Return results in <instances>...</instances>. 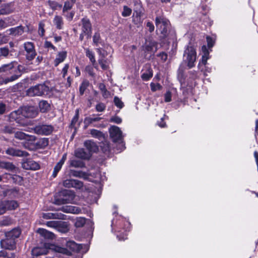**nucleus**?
I'll use <instances>...</instances> for the list:
<instances>
[{
  "label": "nucleus",
  "mask_w": 258,
  "mask_h": 258,
  "mask_svg": "<svg viewBox=\"0 0 258 258\" xmlns=\"http://www.w3.org/2000/svg\"><path fill=\"white\" fill-rule=\"evenodd\" d=\"M6 153L9 155L17 157H27L29 154L26 151L14 148H9L6 151Z\"/></svg>",
  "instance_id": "dca6fc26"
},
{
  "label": "nucleus",
  "mask_w": 258,
  "mask_h": 258,
  "mask_svg": "<svg viewBox=\"0 0 258 258\" xmlns=\"http://www.w3.org/2000/svg\"><path fill=\"white\" fill-rule=\"evenodd\" d=\"M75 156L82 159H88L91 157V154L86 151L83 148H79L75 152Z\"/></svg>",
  "instance_id": "aec40b11"
},
{
  "label": "nucleus",
  "mask_w": 258,
  "mask_h": 258,
  "mask_svg": "<svg viewBox=\"0 0 258 258\" xmlns=\"http://www.w3.org/2000/svg\"><path fill=\"white\" fill-rule=\"evenodd\" d=\"M209 58V57H206L205 56H202L201 60L200 61L199 64H198V68L199 69H201V67L202 64L205 66L207 64V60Z\"/></svg>",
  "instance_id": "680f3d73"
},
{
  "label": "nucleus",
  "mask_w": 258,
  "mask_h": 258,
  "mask_svg": "<svg viewBox=\"0 0 258 258\" xmlns=\"http://www.w3.org/2000/svg\"><path fill=\"white\" fill-rule=\"evenodd\" d=\"M11 177L13 181L15 183L20 184L23 181V177L19 175H13Z\"/></svg>",
  "instance_id": "49530a36"
},
{
  "label": "nucleus",
  "mask_w": 258,
  "mask_h": 258,
  "mask_svg": "<svg viewBox=\"0 0 258 258\" xmlns=\"http://www.w3.org/2000/svg\"><path fill=\"white\" fill-rule=\"evenodd\" d=\"M8 48L4 47L0 48V56L6 57L9 54Z\"/></svg>",
  "instance_id": "3c124183"
},
{
  "label": "nucleus",
  "mask_w": 258,
  "mask_h": 258,
  "mask_svg": "<svg viewBox=\"0 0 258 258\" xmlns=\"http://www.w3.org/2000/svg\"><path fill=\"white\" fill-rule=\"evenodd\" d=\"M19 207V204L15 200H6L0 202L1 215L8 210H15Z\"/></svg>",
  "instance_id": "f8f14e48"
},
{
  "label": "nucleus",
  "mask_w": 258,
  "mask_h": 258,
  "mask_svg": "<svg viewBox=\"0 0 258 258\" xmlns=\"http://www.w3.org/2000/svg\"><path fill=\"white\" fill-rule=\"evenodd\" d=\"M131 13H132L131 9L126 6H124L123 7V10L122 12V16L123 17H127V16H129L131 14Z\"/></svg>",
  "instance_id": "603ef678"
},
{
  "label": "nucleus",
  "mask_w": 258,
  "mask_h": 258,
  "mask_svg": "<svg viewBox=\"0 0 258 258\" xmlns=\"http://www.w3.org/2000/svg\"><path fill=\"white\" fill-rule=\"evenodd\" d=\"M75 195L69 190H64L60 192L54 199V204L60 205L71 203L74 199Z\"/></svg>",
  "instance_id": "6e6552de"
},
{
  "label": "nucleus",
  "mask_w": 258,
  "mask_h": 258,
  "mask_svg": "<svg viewBox=\"0 0 258 258\" xmlns=\"http://www.w3.org/2000/svg\"><path fill=\"white\" fill-rule=\"evenodd\" d=\"M0 195L4 197H9L10 198H15L17 196L18 191L16 188H6L5 187L0 186Z\"/></svg>",
  "instance_id": "2eb2a0df"
},
{
  "label": "nucleus",
  "mask_w": 258,
  "mask_h": 258,
  "mask_svg": "<svg viewBox=\"0 0 258 258\" xmlns=\"http://www.w3.org/2000/svg\"><path fill=\"white\" fill-rule=\"evenodd\" d=\"M73 182L72 187L79 189L83 188V183L82 181L77 179H73Z\"/></svg>",
  "instance_id": "c03bdc74"
},
{
  "label": "nucleus",
  "mask_w": 258,
  "mask_h": 258,
  "mask_svg": "<svg viewBox=\"0 0 258 258\" xmlns=\"http://www.w3.org/2000/svg\"><path fill=\"white\" fill-rule=\"evenodd\" d=\"M86 71L91 76H94L95 74L94 73V69L92 67L88 66L86 68Z\"/></svg>",
  "instance_id": "338daca9"
},
{
  "label": "nucleus",
  "mask_w": 258,
  "mask_h": 258,
  "mask_svg": "<svg viewBox=\"0 0 258 258\" xmlns=\"http://www.w3.org/2000/svg\"><path fill=\"white\" fill-rule=\"evenodd\" d=\"M84 146L88 150V152L91 153L96 152L98 150V147L92 140L86 141L84 143Z\"/></svg>",
  "instance_id": "a211bd4d"
},
{
  "label": "nucleus",
  "mask_w": 258,
  "mask_h": 258,
  "mask_svg": "<svg viewBox=\"0 0 258 258\" xmlns=\"http://www.w3.org/2000/svg\"><path fill=\"white\" fill-rule=\"evenodd\" d=\"M84 50L86 55L89 58L91 62L94 64L96 61L94 52L88 48H85Z\"/></svg>",
  "instance_id": "4c0bfd02"
},
{
  "label": "nucleus",
  "mask_w": 258,
  "mask_h": 258,
  "mask_svg": "<svg viewBox=\"0 0 258 258\" xmlns=\"http://www.w3.org/2000/svg\"><path fill=\"white\" fill-rule=\"evenodd\" d=\"M67 52L66 51H61L59 52L54 59V63L55 67L57 66L60 63L62 62L66 58Z\"/></svg>",
  "instance_id": "5701e85b"
},
{
  "label": "nucleus",
  "mask_w": 258,
  "mask_h": 258,
  "mask_svg": "<svg viewBox=\"0 0 258 258\" xmlns=\"http://www.w3.org/2000/svg\"><path fill=\"white\" fill-rule=\"evenodd\" d=\"M184 61L189 69L193 68L197 59V52L195 46L189 43L185 47L183 53Z\"/></svg>",
  "instance_id": "423d86ee"
},
{
  "label": "nucleus",
  "mask_w": 258,
  "mask_h": 258,
  "mask_svg": "<svg viewBox=\"0 0 258 258\" xmlns=\"http://www.w3.org/2000/svg\"><path fill=\"white\" fill-rule=\"evenodd\" d=\"M99 63L101 66V68L103 70H107L108 69V66L106 64V61L103 59H100Z\"/></svg>",
  "instance_id": "774afa93"
},
{
  "label": "nucleus",
  "mask_w": 258,
  "mask_h": 258,
  "mask_svg": "<svg viewBox=\"0 0 258 258\" xmlns=\"http://www.w3.org/2000/svg\"><path fill=\"white\" fill-rule=\"evenodd\" d=\"M130 223L122 217H119L118 220L113 219L112 221L111 227L116 228V236L119 240H124L127 238V232L130 230Z\"/></svg>",
  "instance_id": "f03ea898"
},
{
  "label": "nucleus",
  "mask_w": 258,
  "mask_h": 258,
  "mask_svg": "<svg viewBox=\"0 0 258 258\" xmlns=\"http://www.w3.org/2000/svg\"><path fill=\"white\" fill-rule=\"evenodd\" d=\"M65 215L58 213H43L42 217L45 219H65Z\"/></svg>",
  "instance_id": "6ab92c4d"
},
{
  "label": "nucleus",
  "mask_w": 258,
  "mask_h": 258,
  "mask_svg": "<svg viewBox=\"0 0 258 258\" xmlns=\"http://www.w3.org/2000/svg\"><path fill=\"white\" fill-rule=\"evenodd\" d=\"M81 31L85 33L87 38L91 37L92 33V25L89 19L84 18L81 20Z\"/></svg>",
  "instance_id": "4468645a"
},
{
  "label": "nucleus",
  "mask_w": 258,
  "mask_h": 258,
  "mask_svg": "<svg viewBox=\"0 0 258 258\" xmlns=\"http://www.w3.org/2000/svg\"><path fill=\"white\" fill-rule=\"evenodd\" d=\"M93 43L96 46H97L99 44H102L103 42L101 39L100 33L98 32L94 33L93 36Z\"/></svg>",
  "instance_id": "c9c22d12"
},
{
  "label": "nucleus",
  "mask_w": 258,
  "mask_h": 258,
  "mask_svg": "<svg viewBox=\"0 0 258 258\" xmlns=\"http://www.w3.org/2000/svg\"><path fill=\"white\" fill-rule=\"evenodd\" d=\"M63 15L69 21H71L74 18L75 12L74 11H71L70 12H68L67 11L66 13H63Z\"/></svg>",
  "instance_id": "09e8293b"
},
{
  "label": "nucleus",
  "mask_w": 258,
  "mask_h": 258,
  "mask_svg": "<svg viewBox=\"0 0 258 258\" xmlns=\"http://www.w3.org/2000/svg\"><path fill=\"white\" fill-rule=\"evenodd\" d=\"M76 0H70V1L65 2L62 9V13H66L71 10Z\"/></svg>",
  "instance_id": "58836bf2"
},
{
  "label": "nucleus",
  "mask_w": 258,
  "mask_h": 258,
  "mask_svg": "<svg viewBox=\"0 0 258 258\" xmlns=\"http://www.w3.org/2000/svg\"><path fill=\"white\" fill-rule=\"evenodd\" d=\"M110 136L113 141L119 144V152H121L125 148L124 144L122 141L123 136L119 127L117 126H111L109 128Z\"/></svg>",
  "instance_id": "1a4fd4ad"
},
{
  "label": "nucleus",
  "mask_w": 258,
  "mask_h": 258,
  "mask_svg": "<svg viewBox=\"0 0 258 258\" xmlns=\"http://www.w3.org/2000/svg\"><path fill=\"white\" fill-rule=\"evenodd\" d=\"M79 119V109L76 110V113L74 117L73 118L71 122L72 126H74Z\"/></svg>",
  "instance_id": "5fc2aeb1"
},
{
  "label": "nucleus",
  "mask_w": 258,
  "mask_h": 258,
  "mask_svg": "<svg viewBox=\"0 0 258 258\" xmlns=\"http://www.w3.org/2000/svg\"><path fill=\"white\" fill-rule=\"evenodd\" d=\"M62 224L63 222L61 221H51L47 222L46 224L48 227L54 228L58 230H60V228L61 227Z\"/></svg>",
  "instance_id": "7c9ffc66"
},
{
  "label": "nucleus",
  "mask_w": 258,
  "mask_h": 258,
  "mask_svg": "<svg viewBox=\"0 0 258 258\" xmlns=\"http://www.w3.org/2000/svg\"><path fill=\"white\" fill-rule=\"evenodd\" d=\"M37 114L36 111L32 107H24L13 111L10 114L11 120H15L21 126L26 125V123L22 121V118L25 117H34Z\"/></svg>",
  "instance_id": "f257e3e1"
},
{
  "label": "nucleus",
  "mask_w": 258,
  "mask_h": 258,
  "mask_svg": "<svg viewBox=\"0 0 258 258\" xmlns=\"http://www.w3.org/2000/svg\"><path fill=\"white\" fill-rule=\"evenodd\" d=\"M24 32V27L21 25L11 28L8 29L6 32L8 33V34L14 37H18L23 34Z\"/></svg>",
  "instance_id": "f3484780"
},
{
  "label": "nucleus",
  "mask_w": 258,
  "mask_h": 258,
  "mask_svg": "<svg viewBox=\"0 0 258 258\" xmlns=\"http://www.w3.org/2000/svg\"><path fill=\"white\" fill-rule=\"evenodd\" d=\"M95 108L98 112H103L106 108V105L103 103L100 102L96 105Z\"/></svg>",
  "instance_id": "de8ad7c7"
},
{
  "label": "nucleus",
  "mask_w": 258,
  "mask_h": 258,
  "mask_svg": "<svg viewBox=\"0 0 258 258\" xmlns=\"http://www.w3.org/2000/svg\"><path fill=\"white\" fill-rule=\"evenodd\" d=\"M101 119V117H87L85 118L84 122L85 124V128L87 127L90 124L94 122L99 121Z\"/></svg>",
  "instance_id": "473e14b6"
},
{
  "label": "nucleus",
  "mask_w": 258,
  "mask_h": 258,
  "mask_svg": "<svg viewBox=\"0 0 258 258\" xmlns=\"http://www.w3.org/2000/svg\"><path fill=\"white\" fill-rule=\"evenodd\" d=\"M37 232L45 238L52 239L54 237V235L52 232L48 231V230L43 228H39L37 230Z\"/></svg>",
  "instance_id": "a878e982"
},
{
  "label": "nucleus",
  "mask_w": 258,
  "mask_h": 258,
  "mask_svg": "<svg viewBox=\"0 0 258 258\" xmlns=\"http://www.w3.org/2000/svg\"><path fill=\"white\" fill-rule=\"evenodd\" d=\"M70 246H71V248L73 250L76 249L77 250L81 251L82 247L83 246V244H77L74 242H70L69 244Z\"/></svg>",
  "instance_id": "a19ab883"
},
{
  "label": "nucleus",
  "mask_w": 258,
  "mask_h": 258,
  "mask_svg": "<svg viewBox=\"0 0 258 258\" xmlns=\"http://www.w3.org/2000/svg\"><path fill=\"white\" fill-rule=\"evenodd\" d=\"M110 121L112 122H114L117 124H120L122 122L121 118L118 116H112L110 119Z\"/></svg>",
  "instance_id": "4d7b16f0"
},
{
  "label": "nucleus",
  "mask_w": 258,
  "mask_h": 258,
  "mask_svg": "<svg viewBox=\"0 0 258 258\" xmlns=\"http://www.w3.org/2000/svg\"><path fill=\"white\" fill-rule=\"evenodd\" d=\"M69 63H66L63 67V68L62 69L61 73H62V76L63 78L66 77L68 74V71L69 69Z\"/></svg>",
  "instance_id": "13d9d810"
},
{
  "label": "nucleus",
  "mask_w": 258,
  "mask_h": 258,
  "mask_svg": "<svg viewBox=\"0 0 258 258\" xmlns=\"http://www.w3.org/2000/svg\"><path fill=\"white\" fill-rule=\"evenodd\" d=\"M89 85V82L87 81H84L81 84L79 88V92L81 95H82Z\"/></svg>",
  "instance_id": "ea45409f"
},
{
  "label": "nucleus",
  "mask_w": 258,
  "mask_h": 258,
  "mask_svg": "<svg viewBox=\"0 0 258 258\" xmlns=\"http://www.w3.org/2000/svg\"><path fill=\"white\" fill-rule=\"evenodd\" d=\"M0 168L12 172H15L17 169L12 162L6 161H0Z\"/></svg>",
  "instance_id": "b1692460"
},
{
  "label": "nucleus",
  "mask_w": 258,
  "mask_h": 258,
  "mask_svg": "<svg viewBox=\"0 0 258 258\" xmlns=\"http://www.w3.org/2000/svg\"><path fill=\"white\" fill-rule=\"evenodd\" d=\"M155 24L157 29L162 34L166 35L169 26V21L163 16L156 17Z\"/></svg>",
  "instance_id": "9d476101"
},
{
  "label": "nucleus",
  "mask_w": 258,
  "mask_h": 258,
  "mask_svg": "<svg viewBox=\"0 0 258 258\" xmlns=\"http://www.w3.org/2000/svg\"><path fill=\"white\" fill-rule=\"evenodd\" d=\"M150 87L152 91H156L160 90L162 89V86L159 83H151L150 84Z\"/></svg>",
  "instance_id": "8fccbe9b"
},
{
  "label": "nucleus",
  "mask_w": 258,
  "mask_h": 258,
  "mask_svg": "<svg viewBox=\"0 0 258 258\" xmlns=\"http://www.w3.org/2000/svg\"><path fill=\"white\" fill-rule=\"evenodd\" d=\"M86 223V219L83 217H80L77 219L75 225L77 227H81L84 225Z\"/></svg>",
  "instance_id": "a18cd8bd"
},
{
  "label": "nucleus",
  "mask_w": 258,
  "mask_h": 258,
  "mask_svg": "<svg viewBox=\"0 0 258 258\" xmlns=\"http://www.w3.org/2000/svg\"><path fill=\"white\" fill-rule=\"evenodd\" d=\"M10 17L6 18L4 19H0V30L5 29L9 26L14 25V24L10 21Z\"/></svg>",
  "instance_id": "c85d7f7f"
},
{
  "label": "nucleus",
  "mask_w": 258,
  "mask_h": 258,
  "mask_svg": "<svg viewBox=\"0 0 258 258\" xmlns=\"http://www.w3.org/2000/svg\"><path fill=\"white\" fill-rule=\"evenodd\" d=\"M62 164L58 162L56 165L55 166L53 171L52 173V176L53 177H55L57 174V173L59 172V171L60 170V169L62 167Z\"/></svg>",
  "instance_id": "37998d69"
},
{
  "label": "nucleus",
  "mask_w": 258,
  "mask_h": 258,
  "mask_svg": "<svg viewBox=\"0 0 258 258\" xmlns=\"http://www.w3.org/2000/svg\"><path fill=\"white\" fill-rule=\"evenodd\" d=\"M90 134L92 137L97 138L100 140L104 138V135L101 132L95 129L91 130Z\"/></svg>",
  "instance_id": "72a5a7b5"
},
{
  "label": "nucleus",
  "mask_w": 258,
  "mask_h": 258,
  "mask_svg": "<svg viewBox=\"0 0 258 258\" xmlns=\"http://www.w3.org/2000/svg\"><path fill=\"white\" fill-rule=\"evenodd\" d=\"M39 107L41 112H46L49 110L50 104L47 101L41 100L39 102Z\"/></svg>",
  "instance_id": "c756f323"
},
{
  "label": "nucleus",
  "mask_w": 258,
  "mask_h": 258,
  "mask_svg": "<svg viewBox=\"0 0 258 258\" xmlns=\"http://www.w3.org/2000/svg\"><path fill=\"white\" fill-rule=\"evenodd\" d=\"M113 101L115 105L120 109L122 108L124 106L123 102L117 96L114 97Z\"/></svg>",
  "instance_id": "79ce46f5"
},
{
  "label": "nucleus",
  "mask_w": 258,
  "mask_h": 258,
  "mask_svg": "<svg viewBox=\"0 0 258 258\" xmlns=\"http://www.w3.org/2000/svg\"><path fill=\"white\" fill-rule=\"evenodd\" d=\"M53 127L51 125L39 124L33 128H29L27 131L32 132L42 136H47L50 134L53 131Z\"/></svg>",
  "instance_id": "9b49d317"
},
{
  "label": "nucleus",
  "mask_w": 258,
  "mask_h": 258,
  "mask_svg": "<svg viewBox=\"0 0 258 258\" xmlns=\"http://www.w3.org/2000/svg\"><path fill=\"white\" fill-rule=\"evenodd\" d=\"M50 89L44 84H38L30 87L27 91L29 96H43L50 95Z\"/></svg>",
  "instance_id": "0eeeda50"
},
{
  "label": "nucleus",
  "mask_w": 258,
  "mask_h": 258,
  "mask_svg": "<svg viewBox=\"0 0 258 258\" xmlns=\"http://www.w3.org/2000/svg\"><path fill=\"white\" fill-rule=\"evenodd\" d=\"M21 66L17 61H14L10 63L4 64L0 67V73H5L7 75H12L10 77L5 79V83L13 82L21 76Z\"/></svg>",
  "instance_id": "7ed1b4c3"
},
{
  "label": "nucleus",
  "mask_w": 258,
  "mask_h": 258,
  "mask_svg": "<svg viewBox=\"0 0 258 258\" xmlns=\"http://www.w3.org/2000/svg\"><path fill=\"white\" fill-rule=\"evenodd\" d=\"M15 137L19 140H25L27 141L34 140L35 137L30 136L22 132H17L15 133Z\"/></svg>",
  "instance_id": "393cba45"
},
{
  "label": "nucleus",
  "mask_w": 258,
  "mask_h": 258,
  "mask_svg": "<svg viewBox=\"0 0 258 258\" xmlns=\"http://www.w3.org/2000/svg\"><path fill=\"white\" fill-rule=\"evenodd\" d=\"M153 76L152 70L148 69L146 70L141 75L142 79L145 81L149 80Z\"/></svg>",
  "instance_id": "f704fd0d"
},
{
  "label": "nucleus",
  "mask_w": 258,
  "mask_h": 258,
  "mask_svg": "<svg viewBox=\"0 0 258 258\" xmlns=\"http://www.w3.org/2000/svg\"><path fill=\"white\" fill-rule=\"evenodd\" d=\"M22 166L26 169L37 170L39 168L38 163L33 160H27L22 164Z\"/></svg>",
  "instance_id": "4be33fe9"
},
{
  "label": "nucleus",
  "mask_w": 258,
  "mask_h": 258,
  "mask_svg": "<svg viewBox=\"0 0 258 258\" xmlns=\"http://www.w3.org/2000/svg\"><path fill=\"white\" fill-rule=\"evenodd\" d=\"M207 41L208 43V46L209 48L212 47L215 43V40L211 37L207 36Z\"/></svg>",
  "instance_id": "052dcab7"
},
{
  "label": "nucleus",
  "mask_w": 258,
  "mask_h": 258,
  "mask_svg": "<svg viewBox=\"0 0 258 258\" xmlns=\"http://www.w3.org/2000/svg\"><path fill=\"white\" fill-rule=\"evenodd\" d=\"M73 179H66L63 182V185L67 188H71L73 187Z\"/></svg>",
  "instance_id": "864d4df0"
},
{
  "label": "nucleus",
  "mask_w": 258,
  "mask_h": 258,
  "mask_svg": "<svg viewBox=\"0 0 258 258\" xmlns=\"http://www.w3.org/2000/svg\"><path fill=\"white\" fill-rule=\"evenodd\" d=\"M48 4L51 8L53 9H56L57 7H61V5H59L58 3L55 2L50 1L48 2Z\"/></svg>",
  "instance_id": "69168bd1"
},
{
  "label": "nucleus",
  "mask_w": 258,
  "mask_h": 258,
  "mask_svg": "<svg viewBox=\"0 0 258 258\" xmlns=\"http://www.w3.org/2000/svg\"><path fill=\"white\" fill-rule=\"evenodd\" d=\"M70 165L72 167H74L76 168L80 167L82 168L84 167L85 164L83 162L77 160V159H73L70 161Z\"/></svg>",
  "instance_id": "e433bc0d"
},
{
  "label": "nucleus",
  "mask_w": 258,
  "mask_h": 258,
  "mask_svg": "<svg viewBox=\"0 0 258 258\" xmlns=\"http://www.w3.org/2000/svg\"><path fill=\"white\" fill-rule=\"evenodd\" d=\"M23 46L26 53V59L28 60H33L36 55V52L33 43L31 42H26L24 43Z\"/></svg>",
  "instance_id": "ddd939ff"
},
{
  "label": "nucleus",
  "mask_w": 258,
  "mask_h": 258,
  "mask_svg": "<svg viewBox=\"0 0 258 258\" xmlns=\"http://www.w3.org/2000/svg\"><path fill=\"white\" fill-rule=\"evenodd\" d=\"M60 210L64 213L78 214L81 213V209L77 207L73 206H64Z\"/></svg>",
  "instance_id": "412c9836"
},
{
  "label": "nucleus",
  "mask_w": 258,
  "mask_h": 258,
  "mask_svg": "<svg viewBox=\"0 0 258 258\" xmlns=\"http://www.w3.org/2000/svg\"><path fill=\"white\" fill-rule=\"evenodd\" d=\"M9 41V37L3 34H0V43H6Z\"/></svg>",
  "instance_id": "e2e57ef3"
},
{
  "label": "nucleus",
  "mask_w": 258,
  "mask_h": 258,
  "mask_svg": "<svg viewBox=\"0 0 258 258\" xmlns=\"http://www.w3.org/2000/svg\"><path fill=\"white\" fill-rule=\"evenodd\" d=\"M45 48H48L49 50L53 49L56 50V47L49 41H46L44 43Z\"/></svg>",
  "instance_id": "6e6d98bb"
},
{
  "label": "nucleus",
  "mask_w": 258,
  "mask_h": 258,
  "mask_svg": "<svg viewBox=\"0 0 258 258\" xmlns=\"http://www.w3.org/2000/svg\"><path fill=\"white\" fill-rule=\"evenodd\" d=\"M51 250H53L57 253L68 254L69 251L67 249L53 245H49L45 243L43 246L36 247L32 250V254L33 256L37 257L41 255L46 254Z\"/></svg>",
  "instance_id": "20e7f679"
},
{
  "label": "nucleus",
  "mask_w": 258,
  "mask_h": 258,
  "mask_svg": "<svg viewBox=\"0 0 258 258\" xmlns=\"http://www.w3.org/2000/svg\"><path fill=\"white\" fill-rule=\"evenodd\" d=\"M171 93L170 91H167L164 95V100L166 102H169L171 101Z\"/></svg>",
  "instance_id": "0e129e2a"
},
{
  "label": "nucleus",
  "mask_w": 258,
  "mask_h": 258,
  "mask_svg": "<svg viewBox=\"0 0 258 258\" xmlns=\"http://www.w3.org/2000/svg\"><path fill=\"white\" fill-rule=\"evenodd\" d=\"M12 12L13 11L9 4H4L0 6V15H8Z\"/></svg>",
  "instance_id": "cd10ccee"
},
{
  "label": "nucleus",
  "mask_w": 258,
  "mask_h": 258,
  "mask_svg": "<svg viewBox=\"0 0 258 258\" xmlns=\"http://www.w3.org/2000/svg\"><path fill=\"white\" fill-rule=\"evenodd\" d=\"M53 22L57 29H62L63 25V21L62 17L58 15L55 16L53 20Z\"/></svg>",
  "instance_id": "bb28decb"
},
{
  "label": "nucleus",
  "mask_w": 258,
  "mask_h": 258,
  "mask_svg": "<svg viewBox=\"0 0 258 258\" xmlns=\"http://www.w3.org/2000/svg\"><path fill=\"white\" fill-rule=\"evenodd\" d=\"M202 56L209 57V51L206 45H203L202 47Z\"/></svg>",
  "instance_id": "bf43d9fd"
},
{
  "label": "nucleus",
  "mask_w": 258,
  "mask_h": 258,
  "mask_svg": "<svg viewBox=\"0 0 258 258\" xmlns=\"http://www.w3.org/2000/svg\"><path fill=\"white\" fill-rule=\"evenodd\" d=\"M20 234V231L17 229L7 232L6 234V238L1 241L2 248L9 250L14 249L16 247L15 239L18 237Z\"/></svg>",
  "instance_id": "39448f33"
},
{
  "label": "nucleus",
  "mask_w": 258,
  "mask_h": 258,
  "mask_svg": "<svg viewBox=\"0 0 258 258\" xmlns=\"http://www.w3.org/2000/svg\"><path fill=\"white\" fill-rule=\"evenodd\" d=\"M71 174L73 176L78 177L84 179L87 178L88 177V174L86 172H83L82 171L71 170Z\"/></svg>",
  "instance_id": "2f4dec72"
}]
</instances>
